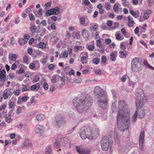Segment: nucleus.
Here are the masks:
<instances>
[{"label":"nucleus","instance_id":"17","mask_svg":"<svg viewBox=\"0 0 154 154\" xmlns=\"http://www.w3.org/2000/svg\"><path fill=\"white\" fill-rule=\"evenodd\" d=\"M40 87V84L37 83L35 85H32L30 86V90L33 91H37Z\"/></svg>","mask_w":154,"mask_h":154},{"label":"nucleus","instance_id":"5","mask_svg":"<svg viewBox=\"0 0 154 154\" xmlns=\"http://www.w3.org/2000/svg\"><path fill=\"white\" fill-rule=\"evenodd\" d=\"M117 119L118 128L120 131L123 132L128 129L130 123L129 113H126L122 116H120L119 114L117 116Z\"/></svg>","mask_w":154,"mask_h":154},{"label":"nucleus","instance_id":"45","mask_svg":"<svg viewBox=\"0 0 154 154\" xmlns=\"http://www.w3.org/2000/svg\"><path fill=\"white\" fill-rule=\"evenodd\" d=\"M127 75L126 74H125L123 75L121 78V81L123 82H125L127 79Z\"/></svg>","mask_w":154,"mask_h":154},{"label":"nucleus","instance_id":"23","mask_svg":"<svg viewBox=\"0 0 154 154\" xmlns=\"http://www.w3.org/2000/svg\"><path fill=\"white\" fill-rule=\"evenodd\" d=\"M119 57L122 58H125L127 55V52L125 51H120L119 53Z\"/></svg>","mask_w":154,"mask_h":154},{"label":"nucleus","instance_id":"19","mask_svg":"<svg viewBox=\"0 0 154 154\" xmlns=\"http://www.w3.org/2000/svg\"><path fill=\"white\" fill-rule=\"evenodd\" d=\"M118 52L117 51H115L113 53H110V59L113 61H115L116 60V57L117 56Z\"/></svg>","mask_w":154,"mask_h":154},{"label":"nucleus","instance_id":"58","mask_svg":"<svg viewBox=\"0 0 154 154\" xmlns=\"http://www.w3.org/2000/svg\"><path fill=\"white\" fill-rule=\"evenodd\" d=\"M22 108L20 106H18L16 111V113L17 114H20L22 111Z\"/></svg>","mask_w":154,"mask_h":154},{"label":"nucleus","instance_id":"59","mask_svg":"<svg viewBox=\"0 0 154 154\" xmlns=\"http://www.w3.org/2000/svg\"><path fill=\"white\" fill-rule=\"evenodd\" d=\"M29 35L28 34H25L24 36V38H23L24 40H26L27 42L29 38Z\"/></svg>","mask_w":154,"mask_h":154},{"label":"nucleus","instance_id":"1","mask_svg":"<svg viewBox=\"0 0 154 154\" xmlns=\"http://www.w3.org/2000/svg\"><path fill=\"white\" fill-rule=\"evenodd\" d=\"M73 102L78 112L82 113L91 106L93 100L89 95L87 94L81 98H75Z\"/></svg>","mask_w":154,"mask_h":154},{"label":"nucleus","instance_id":"62","mask_svg":"<svg viewBox=\"0 0 154 154\" xmlns=\"http://www.w3.org/2000/svg\"><path fill=\"white\" fill-rule=\"evenodd\" d=\"M15 105V103L13 102H11L9 104V107L10 108H13Z\"/></svg>","mask_w":154,"mask_h":154},{"label":"nucleus","instance_id":"51","mask_svg":"<svg viewBox=\"0 0 154 154\" xmlns=\"http://www.w3.org/2000/svg\"><path fill=\"white\" fill-rule=\"evenodd\" d=\"M145 47V48H148L147 46V44L143 40H141L139 41Z\"/></svg>","mask_w":154,"mask_h":154},{"label":"nucleus","instance_id":"48","mask_svg":"<svg viewBox=\"0 0 154 154\" xmlns=\"http://www.w3.org/2000/svg\"><path fill=\"white\" fill-rule=\"evenodd\" d=\"M135 85V83L134 82L130 81L129 82L128 85L129 86L131 87V89H132Z\"/></svg>","mask_w":154,"mask_h":154},{"label":"nucleus","instance_id":"40","mask_svg":"<svg viewBox=\"0 0 154 154\" xmlns=\"http://www.w3.org/2000/svg\"><path fill=\"white\" fill-rule=\"evenodd\" d=\"M40 79L38 75H36L34 78L32 80V83H34L36 82L39 81Z\"/></svg>","mask_w":154,"mask_h":154},{"label":"nucleus","instance_id":"15","mask_svg":"<svg viewBox=\"0 0 154 154\" xmlns=\"http://www.w3.org/2000/svg\"><path fill=\"white\" fill-rule=\"evenodd\" d=\"M128 26L129 27H132L135 24V22L134 21L133 18L130 16L128 17Z\"/></svg>","mask_w":154,"mask_h":154},{"label":"nucleus","instance_id":"25","mask_svg":"<svg viewBox=\"0 0 154 154\" xmlns=\"http://www.w3.org/2000/svg\"><path fill=\"white\" fill-rule=\"evenodd\" d=\"M45 154H53L51 146L49 145L46 147L45 150Z\"/></svg>","mask_w":154,"mask_h":154},{"label":"nucleus","instance_id":"8","mask_svg":"<svg viewBox=\"0 0 154 154\" xmlns=\"http://www.w3.org/2000/svg\"><path fill=\"white\" fill-rule=\"evenodd\" d=\"M55 124L58 128H60L62 126L65 125L66 123V120L63 116L58 114L55 117Z\"/></svg>","mask_w":154,"mask_h":154},{"label":"nucleus","instance_id":"13","mask_svg":"<svg viewBox=\"0 0 154 154\" xmlns=\"http://www.w3.org/2000/svg\"><path fill=\"white\" fill-rule=\"evenodd\" d=\"M6 80L5 75L0 72V87L4 85V82Z\"/></svg>","mask_w":154,"mask_h":154},{"label":"nucleus","instance_id":"54","mask_svg":"<svg viewBox=\"0 0 154 154\" xmlns=\"http://www.w3.org/2000/svg\"><path fill=\"white\" fill-rule=\"evenodd\" d=\"M79 20L80 21V23L81 24H84L85 21V19L84 17H81L80 19Z\"/></svg>","mask_w":154,"mask_h":154},{"label":"nucleus","instance_id":"47","mask_svg":"<svg viewBox=\"0 0 154 154\" xmlns=\"http://www.w3.org/2000/svg\"><path fill=\"white\" fill-rule=\"evenodd\" d=\"M125 42H123L121 43L120 44V47L122 50H125L126 47L125 45Z\"/></svg>","mask_w":154,"mask_h":154},{"label":"nucleus","instance_id":"12","mask_svg":"<svg viewBox=\"0 0 154 154\" xmlns=\"http://www.w3.org/2000/svg\"><path fill=\"white\" fill-rule=\"evenodd\" d=\"M45 129L43 125H37L35 128V132L39 135H42L44 133Z\"/></svg>","mask_w":154,"mask_h":154},{"label":"nucleus","instance_id":"39","mask_svg":"<svg viewBox=\"0 0 154 154\" xmlns=\"http://www.w3.org/2000/svg\"><path fill=\"white\" fill-rule=\"evenodd\" d=\"M36 28V26L35 25H33L31 26L30 29L31 32L33 33H35Z\"/></svg>","mask_w":154,"mask_h":154},{"label":"nucleus","instance_id":"34","mask_svg":"<svg viewBox=\"0 0 154 154\" xmlns=\"http://www.w3.org/2000/svg\"><path fill=\"white\" fill-rule=\"evenodd\" d=\"M35 52L36 53V54L35 56H33L34 58H35L38 56H42L44 54L43 52L38 50H35Z\"/></svg>","mask_w":154,"mask_h":154},{"label":"nucleus","instance_id":"50","mask_svg":"<svg viewBox=\"0 0 154 154\" xmlns=\"http://www.w3.org/2000/svg\"><path fill=\"white\" fill-rule=\"evenodd\" d=\"M105 44L106 45H108L111 42V40L109 38H106L105 39Z\"/></svg>","mask_w":154,"mask_h":154},{"label":"nucleus","instance_id":"57","mask_svg":"<svg viewBox=\"0 0 154 154\" xmlns=\"http://www.w3.org/2000/svg\"><path fill=\"white\" fill-rule=\"evenodd\" d=\"M25 70H24L23 68L21 67L20 68L18 72V73L19 74H21L22 73H24Z\"/></svg>","mask_w":154,"mask_h":154},{"label":"nucleus","instance_id":"6","mask_svg":"<svg viewBox=\"0 0 154 154\" xmlns=\"http://www.w3.org/2000/svg\"><path fill=\"white\" fill-rule=\"evenodd\" d=\"M100 143L102 150L103 151H106L109 148L110 151H111V149H112V143L109 141L107 137H103L100 140Z\"/></svg>","mask_w":154,"mask_h":154},{"label":"nucleus","instance_id":"35","mask_svg":"<svg viewBox=\"0 0 154 154\" xmlns=\"http://www.w3.org/2000/svg\"><path fill=\"white\" fill-rule=\"evenodd\" d=\"M80 32L78 31L76 32H73L72 33V36L74 39H79L80 38Z\"/></svg>","mask_w":154,"mask_h":154},{"label":"nucleus","instance_id":"32","mask_svg":"<svg viewBox=\"0 0 154 154\" xmlns=\"http://www.w3.org/2000/svg\"><path fill=\"white\" fill-rule=\"evenodd\" d=\"M53 14L56 15L58 14L60 12V9L58 7H56L51 9Z\"/></svg>","mask_w":154,"mask_h":154},{"label":"nucleus","instance_id":"38","mask_svg":"<svg viewBox=\"0 0 154 154\" xmlns=\"http://www.w3.org/2000/svg\"><path fill=\"white\" fill-rule=\"evenodd\" d=\"M92 62L94 64L97 65L100 62V59L97 57L95 58L93 60Z\"/></svg>","mask_w":154,"mask_h":154},{"label":"nucleus","instance_id":"64","mask_svg":"<svg viewBox=\"0 0 154 154\" xmlns=\"http://www.w3.org/2000/svg\"><path fill=\"white\" fill-rule=\"evenodd\" d=\"M29 97L28 96H25L21 98L22 100L24 102H26L28 99Z\"/></svg>","mask_w":154,"mask_h":154},{"label":"nucleus","instance_id":"49","mask_svg":"<svg viewBox=\"0 0 154 154\" xmlns=\"http://www.w3.org/2000/svg\"><path fill=\"white\" fill-rule=\"evenodd\" d=\"M107 60V58L106 56H103L101 57V63H105Z\"/></svg>","mask_w":154,"mask_h":154},{"label":"nucleus","instance_id":"26","mask_svg":"<svg viewBox=\"0 0 154 154\" xmlns=\"http://www.w3.org/2000/svg\"><path fill=\"white\" fill-rule=\"evenodd\" d=\"M8 57L9 59L13 61H15L17 58V56L15 54L10 53L8 55Z\"/></svg>","mask_w":154,"mask_h":154},{"label":"nucleus","instance_id":"27","mask_svg":"<svg viewBox=\"0 0 154 154\" xmlns=\"http://www.w3.org/2000/svg\"><path fill=\"white\" fill-rule=\"evenodd\" d=\"M46 44L42 42L38 43L37 45V47L39 48L44 49L46 48Z\"/></svg>","mask_w":154,"mask_h":154},{"label":"nucleus","instance_id":"30","mask_svg":"<svg viewBox=\"0 0 154 154\" xmlns=\"http://www.w3.org/2000/svg\"><path fill=\"white\" fill-rule=\"evenodd\" d=\"M149 17V16H145L144 14L143 15H142L141 14L139 20L140 22H143L145 20L147 19Z\"/></svg>","mask_w":154,"mask_h":154},{"label":"nucleus","instance_id":"10","mask_svg":"<svg viewBox=\"0 0 154 154\" xmlns=\"http://www.w3.org/2000/svg\"><path fill=\"white\" fill-rule=\"evenodd\" d=\"M76 149L79 154H90V151L88 149L79 146H76Z\"/></svg>","mask_w":154,"mask_h":154},{"label":"nucleus","instance_id":"60","mask_svg":"<svg viewBox=\"0 0 154 154\" xmlns=\"http://www.w3.org/2000/svg\"><path fill=\"white\" fill-rule=\"evenodd\" d=\"M119 7L116 4H115L113 7V9L114 11L116 12L118 10Z\"/></svg>","mask_w":154,"mask_h":154},{"label":"nucleus","instance_id":"20","mask_svg":"<svg viewBox=\"0 0 154 154\" xmlns=\"http://www.w3.org/2000/svg\"><path fill=\"white\" fill-rule=\"evenodd\" d=\"M65 139H66V138H58L57 140L54 143V146L56 147V148H58L60 147V141L61 140H64Z\"/></svg>","mask_w":154,"mask_h":154},{"label":"nucleus","instance_id":"61","mask_svg":"<svg viewBox=\"0 0 154 154\" xmlns=\"http://www.w3.org/2000/svg\"><path fill=\"white\" fill-rule=\"evenodd\" d=\"M54 66L53 64H50L48 67V69L51 70H52L54 69Z\"/></svg>","mask_w":154,"mask_h":154},{"label":"nucleus","instance_id":"24","mask_svg":"<svg viewBox=\"0 0 154 154\" xmlns=\"http://www.w3.org/2000/svg\"><path fill=\"white\" fill-rule=\"evenodd\" d=\"M60 76L58 75H55L53 76L51 79V82L55 83L59 80Z\"/></svg>","mask_w":154,"mask_h":154},{"label":"nucleus","instance_id":"31","mask_svg":"<svg viewBox=\"0 0 154 154\" xmlns=\"http://www.w3.org/2000/svg\"><path fill=\"white\" fill-rule=\"evenodd\" d=\"M88 31L85 29H83L82 31V34L85 38H87L88 36Z\"/></svg>","mask_w":154,"mask_h":154},{"label":"nucleus","instance_id":"11","mask_svg":"<svg viewBox=\"0 0 154 154\" xmlns=\"http://www.w3.org/2000/svg\"><path fill=\"white\" fill-rule=\"evenodd\" d=\"M11 89L6 88L3 92V97L5 100L10 98L12 95L13 93L11 91Z\"/></svg>","mask_w":154,"mask_h":154},{"label":"nucleus","instance_id":"21","mask_svg":"<svg viewBox=\"0 0 154 154\" xmlns=\"http://www.w3.org/2000/svg\"><path fill=\"white\" fill-rule=\"evenodd\" d=\"M23 145L24 146L26 147H30L32 146V143L29 140L26 139L23 143Z\"/></svg>","mask_w":154,"mask_h":154},{"label":"nucleus","instance_id":"63","mask_svg":"<svg viewBox=\"0 0 154 154\" xmlns=\"http://www.w3.org/2000/svg\"><path fill=\"white\" fill-rule=\"evenodd\" d=\"M43 87L45 90H47L48 88V85L47 83L45 82L43 85Z\"/></svg>","mask_w":154,"mask_h":154},{"label":"nucleus","instance_id":"29","mask_svg":"<svg viewBox=\"0 0 154 154\" xmlns=\"http://www.w3.org/2000/svg\"><path fill=\"white\" fill-rule=\"evenodd\" d=\"M86 54L87 55V57L83 56L81 58V61L83 64H86L88 62L87 58L88 57V53H86Z\"/></svg>","mask_w":154,"mask_h":154},{"label":"nucleus","instance_id":"14","mask_svg":"<svg viewBox=\"0 0 154 154\" xmlns=\"http://www.w3.org/2000/svg\"><path fill=\"white\" fill-rule=\"evenodd\" d=\"M141 65H131V70L134 72H138L141 71L142 70Z\"/></svg>","mask_w":154,"mask_h":154},{"label":"nucleus","instance_id":"9","mask_svg":"<svg viewBox=\"0 0 154 154\" xmlns=\"http://www.w3.org/2000/svg\"><path fill=\"white\" fill-rule=\"evenodd\" d=\"M145 132L141 131L139 137V146L140 149L142 150L143 147V143L144 140Z\"/></svg>","mask_w":154,"mask_h":154},{"label":"nucleus","instance_id":"41","mask_svg":"<svg viewBox=\"0 0 154 154\" xmlns=\"http://www.w3.org/2000/svg\"><path fill=\"white\" fill-rule=\"evenodd\" d=\"M105 8L107 11H109L110 10V8L111 5V4L108 2H106L105 4Z\"/></svg>","mask_w":154,"mask_h":154},{"label":"nucleus","instance_id":"28","mask_svg":"<svg viewBox=\"0 0 154 154\" xmlns=\"http://www.w3.org/2000/svg\"><path fill=\"white\" fill-rule=\"evenodd\" d=\"M36 118L38 121H41L45 119V116L42 114H38L36 116Z\"/></svg>","mask_w":154,"mask_h":154},{"label":"nucleus","instance_id":"55","mask_svg":"<svg viewBox=\"0 0 154 154\" xmlns=\"http://www.w3.org/2000/svg\"><path fill=\"white\" fill-rule=\"evenodd\" d=\"M116 39L119 40H122L121 38V35L119 33H117L116 35Z\"/></svg>","mask_w":154,"mask_h":154},{"label":"nucleus","instance_id":"53","mask_svg":"<svg viewBox=\"0 0 154 154\" xmlns=\"http://www.w3.org/2000/svg\"><path fill=\"white\" fill-rule=\"evenodd\" d=\"M29 16L30 20L33 21L35 20V17L32 14H29Z\"/></svg>","mask_w":154,"mask_h":154},{"label":"nucleus","instance_id":"33","mask_svg":"<svg viewBox=\"0 0 154 154\" xmlns=\"http://www.w3.org/2000/svg\"><path fill=\"white\" fill-rule=\"evenodd\" d=\"M18 43L21 46L24 45L27 43V42L26 40H24L23 38H22L19 39Z\"/></svg>","mask_w":154,"mask_h":154},{"label":"nucleus","instance_id":"44","mask_svg":"<svg viewBox=\"0 0 154 154\" xmlns=\"http://www.w3.org/2000/svg\"><path fill=\"white\" fill-rule=\"evenodd\" d=\"M112 110L113 112H116L117 111V108L116 107V104L114 103L112 104Z\"/></svg>","mask_w":154,"mask_h":154},{"label":"nucleus","instance_id":"43","mask_svg":"<svg viewBox=\"0 0 154 154\" xmlns=\"http://www.w3.org/2000/svg\"><path fill=\"white\" fill-rule=\"evenodd\" d=\"M52 14H53L51 10V9L50 10H48V11H47L45 13V15L47 17L50 16V15Z\"/></svg>","mask_w":154,"mask_h":154},{"label":"nucleus","instance_id":"36","mask_svg":"<svg viewBox=\"0 0 154 154\" xmlns=\"http://www.w3.org/2000/svg\"><path fill=\"white\" fill-rule=\"evenodd\" d=\"M143 63L146 68H148L152 69H154V67L149 65L146 60H144L143 61Z\"/></svg>","mask_w":154,"mask_h":154},{"label":"nucleus","instance_id":"46","mask_svg":"<svg viewBox=\"0 0 154 154\" xmlns=\"http://www.w3.org/2000/svg\"><path fill=\"white\" fill-rule=\"evenodd\" d=\"M96 44L97 47H101L102 44L100 39H98L96 40Z\"/></svg>","mask_w":154,"mask_h":154},{"label":"nucleus","instance_id":"56","mask_svg":"<svg viewBox=\"0 0 154 154\" xmlns=\"http://www.w3.org/2000/svg\"><path fill=\"white\" fill-rule=\"evenodd\" d=\"M10 44L12 45H13L15 43V41L14 39V37H11L10 38Z\"/></svg>","mask_w":154,"mask_h":154},{"label":"nucleus","instance_id":"3","mask_svg":"<svg viewBox=\"0 0 154 154\" xmlns=\"http://www.w3.org/2000/svg\"><path fill=\"white\" fill-rule=\"evenodd\" d=\"M99 130L97 128L94 131L92 128L89 126H83L80 131V136L83 139L88 138L89 139L95 138L99 134Z\"/></svg>","mask_w":154,"mask_h":154},{"label":"nucleus","instance_id":"22","mask_svg":"<svg viewBox=\"0 0 154 154\" xmlns=\"http://www.w3.org/2000/svg\"><path fill=\"white\" fill-rule=\"evenodd\" d=\"M35 96H32L31 98L30 101L28 103V105L34 106L37 103V102L35 100Z\"/></svg>","mask_w":154,"mask_h":154},{"label":"nucleus","instance_id":"16","mask_svg":"<svg viewBox=\"0 0 154 154\" xmlns=\"http://www.w3.org/2000/svg\"><path fill=\"white\" fill-rule=\"evenodd\" d=\"M131 65H134L137 66L142 65L140 61L139 58L137 57H135L133 59L131 62Z\"/></svg>","mask_w":154,"mask_h":154},{"label":"nucleus","instance_id":"4","mask_svg":"<svg viewBox=\"0 0 154 154\" xmlns=\"http://www.w3.org/2000/svg\"><path fill=\"white\" fill-rule=\"evenodd\" d=\"M94 92L96 97V99L98 105L103 109L106 108L107 106L108 98L105 91L100 87L97 86L95 87Z\"/></svg>","mask_w":154,"mask_h":154},{"label":"nucleus","instance_id":"2","mask_svg":"<svg viewBox=\"0 0 154 154\" xmlns=\"http://www.w3.org/2000/svg\"><path fill=\"white\" fill-rule=\"evenodd\" d=\"M147 101V97H145L143 90L142 89L139 90L136 94V105L137 110L136 111H137V116L140 118H143L145 115V111L142 109L141 108L143 106L144 103Z\"/></svg>","mask_w":154,"mask_h":154},{"label":"nucleus","instance_id":"37","mask_svg":"<svg viewBox=\"0 0 154 154\" xmlns=\"http://www.w3.org/2000/svg\"><path fill=\"white\" fill-rule=\"evenodd\" d=\"M137 111H136L135 113L132 116V117L131 122L133 124L136 122L137 118Z\"/></svg>","mask_w":154,"mask_h":154},{"label":"nucleus","instance_id":"42","mask_svg":"<svg viewBox=\"0 0 154 154\" xmlns=\"http://www.w3.org/2000/svg\"><path fill=\"white\" fill-rule=\"evenodd\" d=\"M152 12V11L150 10H147L145 11L144 14L145 16H149V14H151Z\"/></svg>","mask_w":154,"mask_h":154},{"label":"nucleus","instance_id":"7","mask_svg":"<svg viewBox=\"0 0 154 154\" xmlns=\"http://www.w3.org/2000/svg\"><path fill=\"white\" fill-rule=\"evenodd\" d=\"M118 107L120 110L118 112L117 115L119 114V112H120L119 115L120 116H124L126 113H128L127 112L128 107V105L124 100H121L119 102Z\"/></svg>","mask_w":154,"mask_h":154},{"label":"nucleus","instance_id":"52","mask_svg":"<svg viewBox=\"0 0 154 154\" xmlns=\"http://www.w3.org/2000/svg\"><path fill=\"white\" fill-rule=\"evenodd\" d=\"M22 90V91L23 92L25 91H29L30 90L29 89H27V87L26 85H23Z\"/></svg>","mask_w":154,"mask_h":154},{"label":"nucleus","instance_id":"18","mask_svg":"<svg viewBox=\"0 0 154 154\" xmlns=\"http://www.w3.org/2000/svg\"><path fill=\"white\" fill-rule=\"evenodd\" d=\"M130 13L132 16L136 18H137L140 15L139 11H135L132 10H130Z\"/></svg>","mask_w":154,"mask_h":154}]
</instances>
